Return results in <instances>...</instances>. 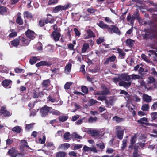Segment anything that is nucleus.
<instances>
[{
	"label": "nucleus",
	"mask_w": 157,
	"mask_h": 157,
	"mask_svg": "<svg viewBox=\"0 0 157 157\" xmlns=\"http://www.w3.org/2000/svg\"><path fill=\"white\" fill-rule=\"evenodd\" d=\"M70 6L69 3H67L63 6L58 5L55 7L52 10V12L54 13H57L60 11L64 10L67 9Z\"/></svg>",
	"instance_id": "nucleus-1"
},
{
	"label": "nucleus",
	"mask_w": 157,
	"mask_h": 157,
	"mask_svg": "<svg viewBox=\"0 0 157 157\" xmlns=\"http://www.w3.org/2000/svg\"><path fill=\"white\" fill-rule=\"evenodd\" d=\"M52 109L51 107L45 105L40 109V113L41 116L42 117H44L48 115V112L50 113V109Z\"/></svg>",
	"instance_id": "nucleus-2"
},
{
	"label": "nucleus",
	"mask_w": 157,
	"mask_h": 157,
	"mask_svg": "<svg viewBox=\"0 0 157 157\" xmlns=\"http://www.w3.org/2000/svg\"><path fill=\"white\" fill-rule=\"evenodd\" d=\"M108 31L111 34H112L113 33L119 35L120 34V31L118 29V27L114 25H112L111 27L109 26Z\"/></svg>",
	"instance_id": "nucleus-3"
},
{
	"label": "nucleus",
	"mask_w": 157,
	"mask_h": 157,
	"mask_svg": "<svg viewBox=\"0 0 157 157\" xmlns=\"http://www.w3.org/2000/svg\"><path fill=\"white\" fill-rule=\"evenodd\" d=\"M88 132L93 136L99 137L102 136V133L97 130H90L88 131Z\"/></svg>",
	"instance_id": "nucleus-4"
},
{
	"label": "nucleus",
	"mask_w": 157,
	"mask_h": 157,
	"mask_svg": "<svg viewBox=\"0 0 157 157\" xmlns=\"http://www.w3.org/2000/svg\"><path fill=\"white\" fill-rule=\"evenodd\" d=\"M0 113L2 116L5 117H9L12 115V113L6 109V108L5 106H2L1 107Z\"/></svg>",
	"instance_id": "nucleus-5"
},
{
	"label": "nucleus",
	"mask_w": 157,
	"mask_h": 157,
	"mask_svg": "<svg viewBox=\"0 0 157 157\" xmlns=\"http://www.w3.org/2000/svg\"><path fill=\"white\" fill-rule=\"evenodd\" d=\"M25 34L27 37L31 40L33 39L35 36L34 32L30 30H28L25 32Z\"/></svg>",
	"instance_id": "nucleus-6"
},
{
	"label": "nucleus",
	"mask_w": 157,
	"mask_h": 157,
	"mask_svg": "<svg viewBox=\"0 0 157 157\" xmlns=\"http://www.w3.org/2000/svg\"><path fill=\"white\" fill-rule=\"evenodd\" d=\"M51 36L55 41H57L59 39L60 37V34L59 32L54 31L52 33Z\"/></svg>",
	"instance_id": "nucleus-7"
},
{
	"label": "nucleus",
	"mask_w": 157,
	"mask_h": 157,
	"mask_svg": "<svg viewBox=\"0 0 157 157\" xmlns=\"http://www.w3.org/2000/svg\"><path fill=\"white\" fill-rule=\"evenodd\" d=\"M20 40L21 42L20 44L21 46H27L29 44L30 41V40L23 37H21Z\"/></svg>",
	"instance_id": "nucleus-8"
},
{
	"label": "nucleus",
	"mask_w": 157,
	"mask_h": 157,
	"mask_svg": "<svg viewBox=\"0 0 157 157\" xmlns=\"http://www.w3.org/2000/svg\"><path fill=\"white\" fill-rule=\"evenodd\" d=\"M8 153L10 156L16 157L17 155V151L15 149L12 148L9 150Z\"/></svg>",
	"instance_id": "nucleus-9"
},
{
	"label": "nucleus",
	"mask_w": 157,
	"mask_h": 157,
	"mask_svg": "<svg viewBox=\"0 0 157 157\" xmlns=\"http://www.w3.org/2000/svg\"><path fill=\"white\" fill-rule=\"evenodd\" d=\"M51 65V63L47 61H41L37 63L36 64V66L37 67H40L43 66H50Z\"/></svg>",
	"instance_id": "nucleus-10"
},
{
	"label": "nucleus",
	"mask_w": 157,
	"mask_h": 157,
	"mask_svg": "<svg viewBox=\"0 0 157 157\" xmlns=\"http://www.w3.org/2000/svg\"><path fill=\"white\" fill-rule=\"evenodd\" d=\"M120 78H121V80H124L126 81H130V75H128L126 74L120 75Z\"/></svg>",
	"instance_id": "nucleus-11"
},
{
	"label": "nucleus",
	"mask_w": 157,
	"mask_h": 157,
	"mask_svg": "<svg viewBox=\"0 0 157 157\" xmlns=\"http://www.w3.org/2000/svg\"><path fill=\"white\" fill-rule=\"evenodd\" d=\"M142 99L144 101L146 102H150L152 100L151 96L145 94H143Z\"/></svg>",
	"instance_id": "nucleus-12"
},
{
	"label": "nucleus",
	"mask_w": 157,
	"mask_h": 157,
	"mask_svg": "<svg viewBox=\"0 0 157 157\" xmlns=\"http://www.w3.org/2000/svg\"><path fill=\"white\" fill-rule=\"evenodd\" d=\"M107 97H106L105 96H100L98 97L97 99L99 100H101L102 101L103 100H105V103L106 105V106L108 107L109 106V102L108 100L107 99Z\"/></svg>",
	"instance_id": "nucleus-13"
},
{
	"label": "nucleus",
	"mask_w": 157,
	"mask_h": 157,
	"mask_svg": "<svg viewBox=\"0 0 157 157\" xmlns=\"http://www.w3.org/2000/svg\"><path fill=\"white\" fill-rule=\"evenodd\" d=\"M109 93V91L108 89L105 87L104 90H103L101 91H97L94 94L95 95H107Z\"/></svg>",
	"instance_id": "nucleus-14"
},
{
	"label": "nucleus",
	"mask_w": 157,
	"mask_h": 157,
	"mask_svg": "<svg viewBox=\"0 0 157 157\" xmlns=\"http://www.w3.org/2000/svg\"><path fill=\"white\" fill-rule=\"evenodd\" d=\"M147 119L145 117H143L140 118L137 121V122L141 124H144L145 125H151V124H147Z\"/></svg>",
	"instance_id": "nucleus-15"
},
{
	"label": "nucleus",
	"mask_w": 157,
	"mask_h": 157,
	"mask_svg": "<svg viewBox=\"0 0 157 157\" xmlns=\"http://www.w3.org/2000/svg\"><path fill=\"white\" fill-rule=\"evenodd\" d=\"M70 145L68 143H64L61 144L59 146V149H62L63 150H66L70 147Z\"/></svg>",
	"instance_id": "nucleus-16"
},
{
	"label": "nucleus",
	"mask_w": 157,
	"mask_h": 157,
	"mask_svg": "<svg viewBox=\"0 0 157 157\" xmlns=\"http://www.w3.org/2000/svg\"><path fill=\"white\" fill-rule=\"evenodd\" d=\"M119 85L121 86H123L125 88L129 87L131 85L130 82H126L124 81H121L119 83Z\"/></svg>",
	"instance_id": "nucleus-17"
},
{
	"label": "nucleus",
	"mask_w": 157,
	"mask_h": 157,
	"mask_svg": "<svg viewBox=\"0 0 157 157\" xmlns=\"http://www.w3.org/2000/svg\"><path fill=\"white\" fill-rule=\"evenodd\" d=\"M116 59V57L115 56H112L108 58L104 63L105 64H108L109 62H113Z\"/></svg>",
	"instance_id": "nucleus-18"
},
{
	"label": "nucleus",
	"mask_w": 157,
	"mask_h": 157,
	"mask_svg": "<svg viewBox=\"0 0 157 157\" xmlns=\"http://www.w3.org/2000/svg\"><path fill=\"white\" fill-rule=\"evenodd\" d=\"M72 66L71 63H69L65 67V73L68 74L70 72Z\"/></svg>",
	"instance_id": "nucleus-19"
},
{
	"label": "nucleus",
	"mask_w": 157,
	"mask_h": 157,
	"mask_svg": "<svg viewBox=\"0 0 157 157\" xmlns=\"http://www.w3.org/2000/svg\"><path fill=\"white\" fill-rule=\"evenodd\" d=\"M87 36H85V38L86 39H88L90 37H94L95 36L93 32L90 30H88L87 31Z\"/></svg>",
	"instance_id": "nucleus-20"
},
{
	"label": "nucleus",
	"mask_w": 157,
	"mask_h": 157,
	"mask_svg": "<svg viewBox=\"0 0 157 157\" xmlns=\"http://www.w3.org/2000/svg\"><path fill=\"white\" fill-rule=\"evenodd\" d=\"M98 25L100 28L103 29H107V30L109 27V26L108 25L105 24L103 21H99Z\"/></svg>",
	"instance_id": "nucleus-21"
},
{
	"label": "nucleus",
	"mask_w": 157,
	"mask_h": 157,
	"mask_svg": "<svg viewBox=\"0 0 157 157\" xmlns=\"http://www.w3.org/2000/svg\"><path fill=\"white\" fill-rule=\"evenodd\" d=\"M12 82L10 80H5L2 82L3 86L5 87H8Z\"/></svg>",
	"instance_id": "nucleus-22"
},
{
	"label": "nucleus",
	"mask_w": 157,
	"mask_h": 157,
	"mask_svg": "<svg viewBox=\"0 0 157 157\" xmlns=\"http://www.w3.org/2000/svg\"><path fill=\"white\" fill-rule=\"evenodd\" d=\"M130 81L133 80L140 79L141 78L140 76L134 74L130 75Z\"/></svg>",
	"instance_id": "nucleus-23"
},
{
	"label": "nucleus",
	"mask_w": 157,
	"mask_h": 157,
	"mask_svg": "<svg viewBox=\"0 0 157 157\" xmlns=\"http://www.w3.org/2000/svg\"><path fill=\"white\" fill-rule=\"evenodd\" d=\"M20 43V40L18 39H16L11 42L12 45L16 47Z\"/></svg>",
	"instance_id": "nucleus-24"
},
{
	"label": "nucleus",
	"mask_w": 157,
	"mask_h": 157,
	"mask_svg": "<svg viewBox=\"0 0 157 157\" xmlns=\"http://www.w3.org/2000/svg\"><path fill=\"white\" fill-rule=\"evenodd\" d=\"M89 48V44L87 43H85L83 44V48L82 50V53H85Z\"/></svg>",
	"instance_id": "nucleus-25"
},
{
	"label": "nucleus",
	"mask_w": 157,
	"mask_h": 157,
	"mask_svg": "<svg viewBox=\"0 0 157 157\" xmlns=\"http://www.w3.org/2000/svg\"><path fill=\"white\" fill-rule=\"evenodd\" d=\"M134 43V41L130 39H128L126 41V45L129 47L132 46Z\"/></svg>",
	"instance_id": "nucleus-26"
},
{
	"label": "nucleus",
	"mask_w": 157,
	"mask_h": 157,
	"mask_svg": "<svg viewBox=\"0 0 157 157\" xmlns=\"http://www.w3.org/2000/svg\"><path fill=\"white\" fill-rule=\"evenodd\" d=\"M50 113H51L53 115L57 116L59 115L60 114V112L57 110L53 109L52 107V109H50Z\"/></svg>",
	"instance_id": "nucleus-27"
},
{
	"label": "nucleus",
	"mask_w": 157,
	"mask_h": 157,
	"mask_svg": "<svg viewBox=\"0 0 157 157\" xmlns=\"http://www.w3.org/2000/svg\"><path fill=\"white\" fill-rule=\"evenodd\" d=\"M72 14L73 15V18L75 21L78 20L81 17L80 15L78 13H72Z\"/></svg>",
	"instance_id": "nucleus-28"
},
{
	"label": "nucleus",
	"mask_w": 157,
	"mask_h": 157,
	"mask_svg": "<svg viewBox=\"0 0 157 157\" xmlns=\"http://www.w3.org/2000/svg\"><path fill=\"white\" fill-rule=\"evenodd\" d=\"M7 13V9L6 8L3 6L0 7V14H6Z\"/></svg>",
	"instance_id": "nucleus-29"
},
{
	"label": "nucleus",
	"mask_w": 157,
	"mask_h": 157,
	"mask_svg": "<svg viewBox=\"0 0 157 157\" xmlns=\"http://www.w3.org/2000/svg\"><path fill=\"white\" fill-rule=\"evenodd\" d=\"M35 123H32L29 124H26L25 125V128L26 130H29L33 128Z\"/></svg>",
	"instance_id": "nucleus-30"
},
{
	"label": "nucleus",
	"mask_w": 157,
	"mask_h": 157,
	"mask_svg": "<svg viewBox=\"0 0 157 157\" xmlns=\"http://www.w3.org/2000/svg\"><path fill=\"white\" fill-rule=\"evenodd\" d=\"M120 94H125V96L124 97L127 100V101H129V95L127 92L123 90H121Z\"/></svg>",
	"instance_id": "nucleus-31"
},
{
	"label": "nucleus",
	"mask_w": 157,
	"mask_h": 157,
	"mask_svg": "<svg viewBox=\"0 0 157 157\" xmlns=\"http://www.w3.org/2000/svg\"><path fill=\"white\" fill-rule=\"evenodd\" d=\"M10 31L11 32V33L9 34V36L10 38L14 37L17 36V32L14 31V30L13 29H11L10 30Z\"/></svg>",
	"instance_id": "nucleus-32"
},
{
	"label": "nucleus",
	"mask_w": 157,
	"mask_h": 157,
	"mask_svg": "<svg viewBox=\"0 0 157 157\" xmlns=\"http://www.w3.org/2000/svg\"><path fill=\"white\" fill-rule=\"evenodd\" d=\"M55 20L53 17H47L46 19L45 20V23L46 24L49 23L51 24L53 23Z\"/></svg>",
	"instance_id": "nucleus-33"
},
{
	"label": "nucleus",
	"mask_w": 157,
	"mask_h": 157,
	"mask_svg": "<svg viewBox=\"0 0 157 157\" xmlns=\"http://www.w3.org/2000/svg\"><path fill=\"white\" fill-rule=\"evenodd\" d=\"M42 85L44 87H47L50 85V81L49 79L44 81L42 83Z\"/></svg>",
	"instance_id": "nucleus-34"
},
{
	"label": "nucleus",
	"mask_w": 157,
	"mask_h": 157,
	"mask_svg": "<svg viewBox=\"0 0 157 157\" xmlns=\"http://www.w3.org/2000/svg\"><path fill=\"white\" fill-rule=\"evenodd\" d=\"M38 58L37 57H33L30 59L29 62L31 64H33L35 63L38 60Z\"/></svg>",
	"instance_id": "nucleus-35"
},
{
	"label": "nucleus",
	"mask_w": 157,
	"mask_h": 157,
	"mask_svg": "<svg viewBox=\"0 0 157 157\" xmlns=\"http://www.w3.org/2000/svg\"><path fill=\"white\" fill-rule=\"evenodd\" d=\"M113 121L118 122H121L124 121V119L120 118L117 116H115L113 117Z\"/></svg>",
	"instance_id": "nucleus-36"
},
{
	"label": "nucleus",
	"mask_w": 157,
	"mask_h": 157,
	"mask_svg": "<svg viewBox=\"0 0 157 157\" xmlns=\"http://www.w3.org/2000/svg\"><path fill=\"white\" fill-rule=\"evenodd\" d=\"M13 131L17 132V133H20L21 131V129L19 126H17L13 128L12 129Z\"/></svg>",
	"instance_id": "nucleus-37"
},
{
	"label": "nucleus",
	"mask_w": 157,
	"mask_h": 157,
	"mask_svg": "<svg viewBox=\"0 0 157 157\" xmlns=\"http://www.w3.org/2000/svg\"><path fill=\"white\" fill-rule=\"evenodd\" d=\"M149 108V105L148 104L143 105L141 107V109L144 111H147Z\"/></svg>",
	"instance_id": "nucleus-38"
},
{
	"label": "nucleus",
	"mask_w": 157,
	"mask_h": 157,
	"mask_svg": "<svg viewBox=\"0 0 157 157\" xmlns=\"http://www.w3.org/2000/svg\"><path fill=\"white\" fill-rule=\"evenodd\" d=\"M127 140L124 139L122 141V144L121 147V148L122 150H124L127 147Z\"/></svg>",
	"instance_id": "nucleus-39"
},
{
	"label": "nucleus",
	"mask_w": 157,
	"mask_h": 157,
	"mask_svg": "<svg viewBox=\"0 0 157 157\" xmlns=\"http://www.w3.org/2000/svg\"><path fill=\"white\" fill-rule=\"evenodd\" d=\"M148 83H154L155 81V79L152 77H149L147 79Z\"/></svg>",
	"instance_id": "nucleus-40"
},
{
	"label": "nucleus",
	"mask_w": 157,
	"mask_h": 157,
	"mask_svg": "<svg viewBox=\"0 0 157 157\" xmlns=\"http://www.w3.org/2000/svg\"><path fill=\"white\" fill-rule=\"evenodd\" d=\"M68 118V117L65 116H61L59 117V120L62 122L66 121Z\"/></svg>",
	"instance_id": "nucleus-41"
},
{
	"label": "nucleus",
	"mask_w": 157,
	"mask_h": 157,
	"mask_svg": "<svg viewBox=\"0 0 157 157\" xmlns=\"http://www.w3.org/2000/svg\"><path fill=\"white\" fill-rule=\"evenodd\" d=\"M24 17L27 18H31L32 17V15L31 13L27 11L24 12Z\"/></svg>",
	"instance_id": "nucleus-42"
},
{
	"label": "nucleus",
	"mask_w": 157,
	"mask_h": 157,
	"mask_svg": "<svg viewBox=\"0 0 157 157\" xmlns=\"http://www.w3.org/2000/svg\"><path fill=\"white\" fill-rule=\"evenodd\" d=\"M66 155L65 152H59L57 153L56 156L57 157H64Z\"/></svg>",
	"instance_id": "nucleus-43"
},
{
	"label": "nucleus",
	"mask_w": 157,
	"mask_h": 157,
	"mask_svg": "<svg viewBox=\"0 0 157 157\" xmlns=\"http://www.w3.org/2000/svg\"><path fill=\"white\" fill-rule=\"evenodd\" d=\"M64 137L65 140H68L71 139L70 133L68 132H67L65 133L64 135Z\"/></svg>",
	"instance_id": "nucleus-44"
},
{
	"label": "nucleus",
	"mask_w": 157,
	"mask_h": 157,
	"mask_svg": "<svg viewBox=\"0 0 157 157\" xmlns=\"http://www.w3.org/2000/svg\"><path fill=\"white\" fill-rule=\"evenodd\" d=\"M137 136L135 134L134 136L132 137L131 140V144H133L136 142V140Z\"/></svg>",
	"instance_id": "nucleus-45"
},
{
	"label": "nucleus",
	"mask_w": 157,
	"mask_h": 157,
	"mask_svg": "<svg viewBox=\"0 0 157 157\" xmlns=\"http://www.w3.org/2000/svg\"><path fill=\"white\" fill-rule=\"evenodd\" d=\"M73 83L71 82H67L64 85V88L65 89H69L70 86Z\"/></svg>",
	"instance_id": "nucleus-46"
},
{
	"label": "nucleus",
	"mask_w": 157,
	"mask_h": 157,
	"mask_svg": "<svg viewBox=\"0 0 157 157\" xmlns=\"http://www.w3.org/2000/svg\"><path fill=\"white\" fill-rule=\"evenodd\" d=\"M124 129H122V127L120 126H116V130L117 132H124Z\"/></svg>",
	"instance_id": "nucleus-47"
},
{
	"label": "nucleus",
	"mask_w": 157,
	"mask_h": 157,
	"mask_svg": "<svg viewBox=\"0 0 157 157\" xmlns=\"http://www.w3.org/2000/svg\"><path fill=\"white\" fill-rule=\"evenodd\" d=\"M16 21L17 23L20 25H21L23 23L22 20L20 16H18L17 19Z\"/></svg>",
	"instance_id": "nucleus-48"
},
{
	"label": "nucleus",
	"mask_w": 157,
	"mask_h": 157,
	"mask_svg": "<svg viewBox=\"0 0 157 157\" xmlns=\"http://www.w3.org/2000/svg\"><path fill=\"white\" fill-rule=\"evenodd\" d=\"M133 100L136 102H139L140 101L141 99L136 95H133Z\"/></svg>",
	"instance_id": "nucleus-49"
},
{
	"label": "nucleus",
	"mask_w": 157,
	"mask_h": 157,
	"mask_svg": "<svg viewBox=\"0 0 157 157\" xmlns=\"http://www.w3.org/2000/svg\"><path fill=\"white\" fill-rule=\"evenodd\" d=\"M107 99L108 101H109V104L111 105H112L114 101V98L112 97H107Z\"/></svg>",
	"instance_id": "nucleus-50"
},
{
	"label": "nucleus",
	"mask_w": 157,
	"mask_h": 157,
	"mask_svg": "<svg viewBox=\"0 0 157 157\" xmlns=\"http://www.w3.org/2000/svg\"><path fill=\"white\" fill-rule=\"evenodd\" d=\"M117 137L118 139L121 140L123 137L124 132H117Z\"/></svg>",
	"instance_id": "nucleus-51"
},
{
	"label": "nucleus",
	"mask_w": 157,
	"mask_h": 157,
	"mask_svg": "<svg viewBox=\"0 0 157 157\" xmlns=\"http://www.w3.org/2000/svg\"><path fill=\"white\" fill-rule=\"evenodd\" d=\"M58 2V0H49V1L48 2V4L49 5L55 4L57 3Z\"/></svg>",
	"instance_id": "nucleus-52"
},
{
	"label": "nucleus",
	"mask_w": 157,
	"mask_h": 157,
	"mask_svg": "<svg viewBox=\"0 0 157 157\" xmlns=\"http://www.w3.org/2000/svg\"><path fill=\"white\" fill-rule=\"evenodd\" d=\"M97 119V117H91L89 118L88 119V121L90 123H92L94 121H96Z\"/></svg>",
	"instance_id": "nucleus-53"
},
{
	"label": "nucleus",
	"mask_w": 157,
	"mask_h": 157,
	"mask_svg": "<svg viewBox=\"0 0 157 157\" xmlns=\"http://www.w3.org/2000/svg\"><path fill=\"white\" fill-rule=\"evenodd\" d=\"M81 90L82 92L85 93H87L88 91L87 88L84 86H82Z\"/></svg>",
	"instance_id": "nucleus-54"
},
{
	"label": "nucleus",
	"mask_w": 157,
	"mask_h": 157,
	"mask_svg": "<svg viewBox=\"0 0 157 157\" xmlns=\"http://www.w3.org/2000/svg\"><path fill=\"white\" fill-rule=\"evenodd\" d=\"M45 140L46 137L45 135L43 136L42 139L41 138H40L39 139V142L41 144H44L45 142Z\"/></svg>",
	"instance_id": "nucleus-55"
},
{
	"label": "nucleus",
	"mask_w": 157,
	"mask_h": 157,
	"mask_svg": "<svg viewBox=\"0 0 157 157\" xmlns=\"http://www.w3.org/2000/svg\"><path fill=\"white\" fill-rule=\"evenodd\" d=\"M113 81L114 82L116 83L117 82H119L121 80V78H120V75L118 76V77H115L112 79Z\"/></svg>",
	"instance_id": "nucleus-56"
},
{
	"label": "nucleus",
	"mask_w": 157,
	"mask_h": 157,
	"mask_svg": "<svg viewBox=\"0 0 157 157\" xmlns=\"http://www.w3.org/2000/svg\"><path fill=\"white\" fill-rule=\"evenodd\" d=\"M151 116L152 119H155L157 118V112L152 113L151 114Z\"/></svg>",
	"instance_id": "nucleus-57"
},
{
	"label": "nucleus",
	"mask_w": 157,
	"mask_h": 157,
	"mask_svg": "<svg viewBox=\"0 0 157 157\" xmlns=\"http://www.w3.org/2000/svg\"><path fill=\"white\" fill-rule=\"evenodd\" d=\"M82 147V144H76L75 145L73 148L74 150H76L79 149L81 148Z\"/></svg>",
	"instance_id": "nucleus-58"
},
{
	"label": "nucleus",
	"mask_w": 157,
	"mask_h": 157,
	"mask_svg": "<svg viewBox=\"0 0 157 157\" xmlns=\"http://www.w3.org/2000/svg\"><path fill=\"white\" fill-rule=\"evenodd\" d=\"M36 48L38 50L41 51L42 49V44L40 43H38L36 45Z\"/></svg>",
	"instance_id": "nucleus-59"
},
{
	"label": "nucleus",
	"mask_w": 157,
	"mask_h": 157,
	"mask_svg": "<svg viewBox=\"0 0 157 157\" xmlns=\"http://www.w3.org/2000/svg\"><path fill=\"white\" fill-rule=\"evenodd\" d=\"M104 41V38L101 37L99 38L97 40L96 42L98 44H100L102 42H103Z\"/></svg>",
	"instance_id": "nucleus-60"
},
{
	"label": "nucleus",
	"mask_w": 157,
	"mask_h": 157,
	"mask_svg": "<svg viewBox=\"0 0 157 157\" xmlns=\"http://www.w3.org/2000/svg\"><path fill=\"white\" fill-rule=\"evenodd\" d=\"M141 57L142 59L145 61L147 62H150L149 60L147 58L146 56L144 54H142Z\"/></svg>",
	"instance_id": "nucleus-61"
},
{
	"label": "nucleus",
	"mask_w": 157,
	"mask_h": 157,
	"mask_svg": "<svg viewBox=\"0 0 157 157\" xmlns=\"http://www.w3.org/2000/svg\"><path fill=\"white\" fill-rule=\"evenodd\" d=\"M97 102L98 101H97L94 100L92 99H90L89 101V103L90 105H92Z\"/></svg>",
	"instance_id": "nucleus-62"
},
{
	"label": "nucleus",
	"mask_w": 157,
	"mask_h": 157,
	"mask_svg": "<svg viewBox=\"0 0 157 157\" xmlns=\"http://www.w3.org/2000/svg\"><path fill=\"white\" fill-rule=\"evenodd\" d=\"M146 137L144 135H141L139 137L140 140H142L143 142H145L146 141Z\"/></svg>",
	"instance_id": "nucleus-63"
},
{
	"label": "nucleus",
	"mask_w": 157,
	"mask_h": 157,
	"mask_svg": "<svg viewBox=\"0 0 157 157\" xmlns=\"http://www.w3.org/2000/svg\"><path fill=\"white\" fill-rule=\"evenodd\" d=\"M103 116L105 119H108L109 118H110V117H109V114L107 112H106L104 113L103 114Z\"/></svg>",
	"instance_id": "nucleus-64"
}]
</instances>
